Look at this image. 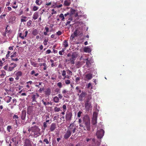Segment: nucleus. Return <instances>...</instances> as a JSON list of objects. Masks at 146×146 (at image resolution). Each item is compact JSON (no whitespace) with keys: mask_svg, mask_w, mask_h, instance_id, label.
<instances>
[{"mask_svg":"<svg viewBox=\"0 0 146 146\" xmlns=\"http://www.w3.org/2000/svg\"><path fill=\"white\" fill-rule=\"evenodd\" d=\"M80 87L77 86L76 87V89L77 90V91L78 93H81V90L80 89Z\"/></svg>","mask_w":146,"mask_h":146,"instance_id":"42","label":"nucleus"},{"mask_svg":"<svg viewBox=\"0 0 146 146\" xmlns=\"http://www.w3.org/2000/svg\"><path fill=\"white\" fill-rule=\"evenodd\" d=\"M6 14H3V15H1L0 16V18L1 19H3L6 15Z\"/></svg>","mask_w":146,"mask_h":146,"instance_id":"59","label":"nucleus"},{"mask_svg":"<svg viewBox=\"0 0 146 146\" xmlns=\"http://www.w3.org/2000/svg\"><path fill=\"white\" fill-rule=\"evenodd\" d=\"M63 45L64 47L65 48H66L68 46V43L67 41L66 40H65L63 42Z\"/></svg>","mask_w":146,"mask_h":146,"instance_id":"27","label":"nucleus"},{"mask_svg":"<svg viewBox=\"0 0 146 146\" xmlns=\"http://www.w3.org/2000/svg\"><path fill=\"white\" fill-rule=\"evenodd\" d=\"M15 139H16V137H15L11 139V140L13 142H14L15 143V145L16 146V144Z\"/></svg>","mask_w":146,"mask_h":146,"instance_id":"51","label":"nucleus"},{"mask_svg":"<svg viewBox=\"0 0 146 146\" xmlns=\"http://www.w3.org/2000/svg\"><path fill=\"white\" fill-rule=\"evenodd\" d=\"M43 126L45 129L47 127V123L46 122H44L43 123Z\"/></svg>","mask_w":146,"mask_h":146,"instance_id":"53","label":"nucleus"},{"mask_svg":"<svg viewBox=\"0 0 146 146\" xmlns=\"http://www.w3.org/2000/svg\"><path fill=\"white\" fill-rule=\"evenodd\" d=\"M86 93L83 92H82V93L80 95V97H84L86 95Z\"/></svg>","mask_w":146,"mask_h":146,"instance_id":"37","label":"nucleus"},{"mask_svg":"<svg viewBox=\"0 0 146 146\" xmlns=\"http://www.w3.org/2000/svg\"><path fill=\"white\" fill-rule=\"evenodd\" d=\"M67 73L68 74L70 75H72V72L71 71H70V70H67Z\"/></svg>","mask_w":146,"mask_h":146,"instance_id":"50","label":"nucleus"},{"mask_svg":"<svg viewBox=\"0 0 146 146\" xmlns=\"http://www.w3.org/2000/svg\"><path fill=\"white\" fill-rule=\"evenodd\" d=\"M11 60L13 61H17L19 60V59L17 58H11Z\"/></svg>","mask_w":146,"mask_h":146,"instance_id":"56","label":"nucleus"},{"mask_svg":"<svg viewBox=\"0 0 146 146\" xmlns=\"http://www.w3.org/2000/svg\"><path fill=\"white\" fill-rule=\"evenodd\" d=\"M7 129L8 132H10L11 131V129H12V126L11 125L8 126Z\"/></svg>","mask_w":146,"mask_h":146,"instance_id":"35","label":"nucleus"},{"mask_svg":"<svg viewBox=\"0 0 146 146\" xmlns=\"http://www.w3.org/2000/svg\"><path fill=\"white\" fill-rule=\"evenodd\" d=\"M11 53V52L10 51H8V52H7V54H6V56L7 57H8L9 56V54H10V53Z\"/></svg>","mask_w":146,"mask_h":146,"instance_id":"63","label":"nucleus"},{"mask_svg":"<svg viewBox=\"0 0 146 146\" xmlns=\"http://www.w3.org/2000/svg\"><path fill=\"white\" fill-rule=\"evenodd\" d=\"M28 33V31H26L25 32V36H24V35H22V34L21 33L19 34V36L21 38H22V39H24L25 37L27 36Z\"/></svg>","mask_w":146,"mask_h":146,"instance_id":"20","label":"nucleus"},{"mask_svg":"<svg viewBox=\"0 0 146 146\" xmlns=\"http://www.w3.org/2000/svg\"><path fill=\"white\" fill-rule=\"evenodd\" d=\"M97 119L92 118V123L93 125H95L97 123Z\"/></svg>","mask_w":146,"mask_h":146,"instance_id":"38","label":"nucleus"},{"mask_svg":"<svg viewBox=\"0 0 146 146\" xmlns=\"http://www.w3.org/2000/svg\"><path fill=\"white\" fill-rule=\"evenodd\" d=\"M39 9V7L36 6H34L33 7L32 10L33 11H37Z\"/></svg>","mask_w":146,"mask_h":146,"instance_id":"29","label":"nucleus"},{"mask_svg":"<svg viewBox=\"0 0 146 146\" xmlns=\"http://www.w3.org/2000/svg\"><path fill=\"white\" fill-rule=\"evenodd\" d=\"M62 4H60L58 5H56V7H54V8H55L56 7H57L58 8H60L62 7Z\"/></svg>","mask_w":146,"mask_h":146,"instance_id":"57","label":"nucleus"},{"mask_svg":"<svg viewBox=\"0 0 146 146\" xmlns=\"http://www.w3.org/2000/svg\"><path fill=\"white\" fill-rule=\"evenodd\" d=\"M49 31V29L48 27H45L44 30V35H45L49 36V34H48L47 33Z\"/></svg>","mask_w":146,"mask_h":146,"instance_id":"17","label":"nucleus"},{"mask_svg":"<svg viewBox=\"0 0 146 146\" xmlns=\"http://www.w3.org/2000/svg\"><path fill=\"white\" fill-rule=\"evenodd\" d=\"M70 17H71L72 15L74 14V16L76 17L78 16V14L76 12V11L73 9H71L70 10Z\"/></svg>","mask_w":146,"mask_h":146,"instance_id":"13","label":"nucleus"},{"mask_svg":"<svg viewBox=\"0 0 146 146\" xmlns=\"http://www.w3.org/2000/svg\"><path fill=\"white\" fill-rule=\"evenodd\" d=\"M32 141L29 139H26L24 140L23 146H32Z\"/></svg>","mask_w":146,"mask_h":146,"instance_id":"8","label":"nucleus"},{"mask_svg":"<svg viewBox=\"0 0 146 146\" xmlns=\"http://www.w3.org/2000/svg\"><path fill=\"white\" fill-rule=\"evenodd\" d=\"M84 106L86 110L87 111L92 110V106L90 101H86L85 102Z\"/></svg>","mask_w":146,"mask_h":146,"instance_id":"3","label":"nucleus"},{"mask_svg":"<svg viewBox=\"0 0 146 146\" xmlns=\"http://www.w3.org/2000/svg\"><path fill=\"white\" fill-rule=\"evenodd\" d=\"M26 115V113L25 111H22L21 114V119L23 120H25Z\"/></svg>","mask_w":146,"mask_h":146,"instance_id":"15","label":"nucleus"},{"mask_svg":"<svg viewBox=\"0 0 146 146\" xmlns=\"http://www.w3.org/2000/svg\"><path fill=\"white\" fill-rule=\"evenodd\" d=\"M72 116V114L71 112L67 111L66 115V120L67 121H70L71 119Z\"/></svg>","mask_w":146,"mask_h":146,"instance_id":"9","label":"nucleus"},{"mask_svg":"<svg viewBox=\"0 0 146 146\" xmlns=\"http://www.w3.org/2000/svg\"><path fill=\"white\" fill-rule=\"evenodd\" d=\"M83 123L85 125L82 124H80V126L83 127L84 130H86L85 129L86 127L87 130L89 131L90 129V120L88 116H85L83 118Z\"/></svg>","mask_w":146,"mask_h":146,"instance_id":"1","label":"nucleus"},{"mask_svg":"<svg viewBox=\"0 0 146 146\" xmlns=\"http://www.w3.org/2000/svg\"><path fill=\"white\" fill-rule=\"evenodd\" d=\"M48 41V39H45L44 40L43 43L45 45H46L47 44V42Z\"/></svg>","mask_w":146,"mask_h":146,"instance_id":"46","label":"nucleus"},{"mask_svg":"<svg viewBox=\"0 0 146 146\" xmlns=\"http://www.w3.org/2000/svg\"><path fill=\"white\" fill-rule=\"evenodd\" d=\"M54 111L56 112H58L60 110V109L59 108L56 107L54 109Z\"/></svg>","mask_w":146,"mask_h":146,"instance_id":"41","label":"nucleus"},{"mask_svg":"<svg viewBox=\"0 0 146 146\" xmlns=\"http://www.w3.org/2000/svg\"><path fill=\"white\" fill-rule=\"evenodd\" d=\"M97 118V113L96 112H94L93 114V118L96 119Z\"/></svg>","mask_w":146,"mask_h":146,"instance_id":"39","label":"nucleus"},{"mask_svg":"<svg viewBox=\"0 0 146 146\" xmlns=\"http://www.w3.org/2000/svg\"><path fill=\"white\" fill-rule=\"evenodd\" d=\"M82 113V112L81 111H79L78 113L77 116L78 117H80L81 116V115Z\"/></svg>","mask_w":146,"mask_h":146,"instance_id":"52","label":"nucleus"},{"mask_svg":"<svg viewBox=\"0 0 146 146\" xmlns=\"http://www.w3.org/2000/svg\"><path fill=\"white\" fill-rule=\"evenodd\" d=\"M86 60L87 67L88 68L89 67L91 64L90 61L88 58L86 59Z\"/></svg>","mask_w":146,"mask_h":146,"instance_id":"21","label":"nucleus"},{"mask_svg":"<svg viewBox=\"0 0 146 146\" xmlns=\"http://www.w3.org/2000/svg\"><path fill=\"white\" fill-rule=\"evenodd\" d=\"M46 121L45 122H46V123H48V122H49L50 121V120H49V119H47L48 118H49V117L48 116H46Z\"/></svg>","mask_w":146,"mask_h":146,"instance_id":"54","label":"nucleus"},{"mask_svg":"<svg viewBox=\"0 0 146 146\" xmlns=\"http://www.w3.org/2000/svg\"><path fill=\"white\" fill-rule=\"evenodd\" d=\"M68 92V91H67L66 90H63L62 91V93L63 94H66V92Z\"/></svg>","mask_w":146,"mask_h":146,"instance_id":"64","label":"nucleus"},{"mask_svg":"<svg viewBox=\"0 0 146 146\" xmlns=\"http://www.w3.org/2000/svg\"><path fill=\"white\" fill-rule=\"evenodd\" d=\"M62 34V32L60 31H59L56 33V34L58 36H60Z\"/></svg>","mask_w":146,"mask_h":146,"instance_id":"49","label":"nucleus"},{"mask_svg":"<svg viewBox=\"0 0 146 146\" xmlns=\"http://www.w3.org/2000/svg\"><path fill=\"white\" fill-rule=\"evenodd\" d=\"M42 2V1L40 0H36L35 2L36 4L38 6L40 5Z\"/></svg>","mask_w":146,"mask_h":146,"instance_id":"25","label":"nucleus"},{"mask_svg":"<svg viewBox=\"0 0 146 146\" xmlns=\"http://www.w3.org/2000/svg\"><path fill=\"white\" fill-rule=\"evenodd\" d=\"M51 90L50 88H48L45 91L46 94L47 95H50V94Z\"/></svg>","mask_w":146,"mask_h":146,"instance_id":"30","label":"nucleus"},{"mask_svg":"<svg viewBox=\"0 0 146 146\" xmlns=\"http://www.w3.org/2000/svg\"><path fill=\"white\" fill-rule=\"evenodd\" d=\"M59 17L61 19V20L62 21H64L65 19V17L64 15L62 13H61Z\"/></svg>","mask_w":146,"mask_h":146,"instance_id":"26","label":"nucleus"},{"mask_svg":"<svg viewBox=\"0 0 146 146\" xmlns=\"http://www.w3.org/2000/svg\"><path fill=\"white\" fill-rule=\"evenodd\" d=\"M62 98V95L59 94L58 95V97H55L54 98V100H59V99H58V98H59L60 99H61Z\"/></svg>","mask_w":146,"mask_h":146,"instance_id":"28","label":"nucleus"},{"mask_svg":"<svg viewBox=\"0 0 146 146\" xmlns=\"http://www.w3.org/2000/svg\"><path fill=\"white\" fill-rule=\"evenodd\" d=\"M84 51L86 52L89 53L91 51V50L89 46L85 47L84 48Z\"/></svg>","mask_w":146,"mask_h":146,"instance_id":"18","label":"nucleus"},{"mask_svg":"<svg viewBox=\"0 0 146 146\" xmlns=\"http://www.w3.org/2000/svg\"><path fill=\"white\" fill-rule=\"evenodd\" d=\"M80 78L77 77L76 78V82H78L80 80Z\"/></svg>","mask_w":146,"mask_h":146,"instance_id":"58","label":"nucleus"},{"mask_svg":"<svg viewBox=\"0 0 146 146\" xmlns=\"http://www.w3.org/2000/svg\"><path fill=\"white\" fill-rule=\"evenodd\" d=\"M40 129L38 126L36 125L32 127V131L34 133V135L37 137L40 133Z\"/></svg>","mask_w":146,"mask_h":146,"instance_id":"2","label":"nucleus"},{"mask_svg":"<svg viewBox=\"0 0 146 146\" xmlns=\"http://www.w3.org/2000/svg\"><path fill=\"white\" fill-rule=\"evenodd\" d=\"M92 78V75L91 74H86L84 76V80L86 81H87L91 79Z\"/></svg>","mask_w":146,"mask_h":146,"instance_id":"10","label":"nucleus"},{"mask_svg":"<svg viewBox=\"0 0 146 146\" xmlns=\"http://www.w3.org/2000/svg\"><path fill=\"white\" fill-rule=\"evenodd\" d=\"M64 17H66L67 16H69L70 17V13L67 12L66 14H65L64 15Z\"/></svg>","mask_w":146,"mask_h":146,"instance_id":"45","label":"nucleus"},{"mask_svg":"<svg viewBox=\"0 0 146 146\" xmlns=\"http://www.w3.org/2000/svg\"><path fill=\"white\" fill-rule=\"evenodd\" d=\"M32 23V21L29 20L27 23V25L28 27H30Z\"/></svg>","mask_w":146,"mask_h":146,"instance_id":"33","label":"nucleus"},{"mask_svg":"<svg viewBox=\"0 0 146 146\" xmlns=\"http://www.w3.org/2000/svg\"><path fill=\"white\" fill-rule=\"evenodd\" d=\"M56 128V123H52L51 124L49 128V130L50 131H54Z\"/></svg>","mask_w":146,"mask_h":146,"instance_id":"11","label":"nucleus"},{"mask_svg":"<svg viewBox=\"0 0 146 146\" xmlns=\"http://www.w3.org/2000/svg\"><path fill=\"white\" fill-rule=\"evenodd\" d=\"M43 141L45 142L47 144H48L49 143V142L48 139L46 138L44 139L43 140Z\"/></svg>","mask_w":146,"mask_h":146,"instance_id":"44","label":"nucleus"},{"mask_svg":"<svg viewBox=\"0 0 146 146\" xmlns=\"http://www.w3.org/2000/svg\"><path fill=\"white\" fill-rule=\"evenodd\" d=\"M71 4L70 0H65L64 1V5L65 6H68Z\"/></svg>","mask_w":146,"mask_h":146,"instance_id":"19","label":"nucleus"},{"mask_svg":"<svg viewBox=\"0 0 146 146\" xmlns=\"http://www.w3.org/2000/svg\"><path fill=\"white\" fill-rule=\"evenodd\" d=\"M64 80L65 83L66 85L69 84L71 83L70 80H67L65 79Z\"/></svg>","mask_w":146,"mask_h":146,"instance_id":"36","label":"nucleus"},{"mask_svg":"<svg viewBox=\"0 0 146 146\" xmlns=\"http://www.w3.org/2000/svg\"><path fill=\"white\" fill-rule=\"evenodd\" d=\"M16 66L17 64H16L13 63H11L9 66L8 70L9 71H12Z\"/></svg>","mask_w":146,"mask_h":146,"instance_id":"12","label":"nucleus"},{"mask_svg":"<svg viewBox=\"0 0 146 146\" xmlns=\"http://www.w3.org/2000/svg\"><path fill=\"white\" fill-rule=\"evenodd\" d=\"M35 70H33L31 72L30 74L31 75H33L34 74H35Z\"/></svg>","mask_w":146,"mask_h":146,"instance_id":"62","label":"nucleus"},{"mask_svg":"<svg viewBox=\"0 0 146 146\" xmlns=\"http://www.w3.org/2000/svg\"><path fill=\"white\" fill-rule=\"evenodd\" d=\"M15 74L16 76L19 77L21 76L22 74V72L20 71H19L17 72H15Z\"/></svg>","mask_w":146,"mask_h":146,"instance_id":"23","label":"nucleus"},{"mask_svg":"<svg viewBox=\"0 0 146 146\" xmlns=\"http://www.w3.org/2000/svg\"><path fill=\"white\" fill-rule=\"evenodd\" d=\"M28 19L27 17L25 16H22L21 19V22H26Z\"/></svg>","mask_w":146,"mask_h":146,"instance_id":"24","label":"nucleus"},{"mask_svg":"<svg viewBox=\"0 0 146 146\" xmlns=\"http://www.w3.org/2000/svg\"><path fill=\"white\" fill-rule=\"evenodd\" d=\"M78 55V54L77 52H73L72 53L71 56H70V58H69V60L72 64H74V61L77 57Z\"/></svg>","mask_w":146,"mask_h":146,"instance_id":"4","label":"nucleus"},{"mask_svg":"<svg viewBox=\"0 0 146 146\" xmlns=\"http://www.w3.org/2000/svg\"><path fill=\"white\" fill-rule=\"evenodd\" d=\"M39 16V13L38 12H36L34 13L33 18L34 20L36 19Z\"/></svg>","mask_w":146,"mask_h":146,"instance_id":"16","label":"nucleus"},{"mask_svg":"<svg viewBox=\"0 0 146 146\" xmlns=\"http://www.w3.org/2000/svg\"><path fill=\"white\" fill-rule=\"evenodd\" d=\"M62 108L63 109L64 111H65L66 109V106L65 105H63L62 106Z\"/></svg>","mask_w":146,"mask_h":146,"instance_id":"55","label":"nucleus"},{"mask_svg":"<svg viewBox=\"0 0 146 146\" xmlns=\"http://www.w3.org/2000/svg\"><path fill=\"white\" fill-rule=\"evenodd\" d=\"M32 110L30 108H29L27 109V113L29 115H31L32 113Z\"/></svg>","mask_w":146,"mask_h":146,"instance_id":"40","label":"nucleus"},{"mask_svg":"<svg viewBox=\"0 0 146 146\" xmlns=\"http://www.w3.org/2000/svg\"><path fill=\"white\" fill-rule=\"evenodd\" d=\"M66 72L65 70H63L62 72V75L64 76L63 79L64 80L66 78Z\"/></svg>","mask_w":146,"mask_h":146,"instance_id":"34","label":"nucleus"},{"mask_svg":"<svg viewBox=\"0 0 146 146\" xmlns=\"http://www.w3.org/2000/svg\"><path fill=\"white\" fill-rule=\"evenodd\" d=\"M51 52V50H50L48 49L46 51V53L47 54H48L50 53Z\"/></svg>","mask_w":146,"mask_h":146,"instance_id":"60","label":"nucleus"},{"mask_svg":"<svg viewBox=\"0 0 146 146\" xmlns=\"http://www.w3.org/2000/svg\"><path fill=\"white\" fill-rule=\"evenodd\" d=\"M18 55V54L16 52H15L13 53V54H12L11 56V58H13L14 57H15L17 56Z\"/></svg>","mask_w":146,"mask_h":146,"instance_id":"31","label":"nucleus"},{"mask_svg":"<svg viewBox=\"0 0 146 146\" xmlns=\"http://www.w3.org/2000/svg\"><path fill=\"white\" fill-rule=\"evenodd\" d=\"M51 11L52 12L51 13V15H53L54 14H56V11H55L54 9H52V10Z\"/></svg>","mask_w":146,"mask_h":146,"instance_id":"47","label":"nucleus"},{"mask_svg":"<svg viewBox=\"0 0 146 146\" xmlns=\"http://www.w3.org/2000/svg\"><path fill=\"white\" fill-rule=\"evenodd\" d=\"M72 20V17H69L68 20L67 21V22L66 23L65 25L67 26V25L69 24L71 21Z\"/></svg>","mask_w":146,"mask_h":146,"instance_id":"22","label":"nucleus"},{"mask_svg":"<svg viewBox=\"0 0 146 146\" xmlns=\"http://www.w3.org/2000/svg\"><path fill=\"white\" fill-rule=\"evenodd\" d=\"M32 65L34 67H36L37 64L35 62H33L31 63Z\"/></svg>","mask_w":146,"mask_h":146,"instance_id":"61","label":"nucleus"},{"mask_svg":"<svg viewBox=\"0 0 146 146\" xmlns=\"http://www.w3.org/2000/svg\"><path fill=\"white\" fill-rule=\"evenodd\" d=\"M104 133V131L102 129L98 130L96 133L97 138L98 139H101L103 136Z\"/></svg>","mask_w":146,"mask_h":146,"instance_id":"5","label":"nucleus"},{"mask_svg":"<svg viewBox=\"0 0 146 146\" xmlns=\"http://www.w3.org/2000/svg\"><path fill=\"white\" fill-rule=\"evenodd\" d=\"M38 32L37 30L35 29L32 32V34L34 35H36L38 34Z\"/></svg>","mask_w":146,"mask_h":146,"instance_id":"32","label":"nucleus"},{"mask_svg":"<svg viewBox=\"0 0 146 146\" xmlns=\"http://www.w3.org/2000/svg\"><path fill=\"white\" fill-rule=\"evenodd\" d=\"M57 86L60 88H61L62 87V83L61 82H59L57 84Z\"/></svg>","mask_w":146,"mask_h":146,"instance_id":"43","label":"nucleus"},{"mask_svg":"<svg viewBox=\"0 0 146 146\" xmlns=\"http://www.w3.org/2000/svg\"><path fill=\"white\" fill-rule=\"evenodd\" d=\"M36 96L37 97L39 96V95L37 93H36V95L33 96V100H35V98Z\"/></svg>","mask_w":146,"mask_h":146,"instance_id":"48","label":"nucleus"},{"mask_svg":"<svg viewBox=\"0 0 146 146\" xmlns=\"http://www.w3.org/2000/svg\"><path fill=\"white\" fill-rule=\"evenodd\" d=\"M71 133L70 131L67 130L65 134L64 135V138L66 139H67L70 136Z\"/></svg>","mask_w":146,"mask_h":146,"instance_id":"14","label":"nucleus"},{"mask_svg":"<svg viewBox=\"0 0 146 146\" xmlns=\"http://www.w3.org/2000/svg\"><path fill=\"white\" fill-rule=\"evenodd\" d=\"M76 129L75 126L73 123H71L70 124L69 127L68 128V130L70 131V132H72V133H74L75 132Z\"/></svg>","mask_w":146,"mask_h":146,"instance_id":"7","label":"nucleus"},{"mask_svg":"<svg viewBox=\"0 0 146 146\" xmlns=\"http://www.w3.org/2000/svg\"><path fill=\"white\" fill-rule=\"evenodd\" d=\"M82 34L79 30L76 29L71 36V38L73 39L75 36L79 35H82Z\"/></svg>","mask_w":146,"mask_h":146,"instance_id":"6","label":"nucleus"}]
</instances>
